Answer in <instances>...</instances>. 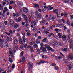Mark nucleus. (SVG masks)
<instances>
[{"label": "nucleus", "instance_id": "obj_23", "mask_svg": "<svg viewBox=\"0 0 73 73\" xmlns=\"http://www.w3.org/2000/svg\"><path fill=\"white\" fill-rule=\"evenodd\" d=\"M23 10L25 12H26V13H27V12H28V10L27 9L25 8L23 9Z\"/></svg>", "mask_w": 73, "mask_h": 73}, {"label": "nucleus", "instance_id": "obj_49", "mask_svg": "<svg viewBox=\"0 0 73 73\" xmlns=\"http://www.w3.org/2000/svg\"><path fill=\"white\" fill-rule=\"evenodd\" d=\"M45 46L46 48H49V46L48 45V44H46L45 45Z\"/></svg>", "mask_w": 73, "mask_h": 73}, {"label": "nucleus", "instance_id": "obj_57", "mask_svg": "<svg viewBox=\"0 0 73 73\" xmlns=\"http://www.w3.org/2000/svg\"><path fill=\"white\" fill-rule=\"evenodd\" d=\"M55 31L56 32H58L59 31V29H55Z\"/></svg>", "mask_w": 73, "mask_h": 73}, {"label": "nucleus", "instance_id": "obj_26", "mask_svg": "<svg viewBox=\"0 0 73 73\" xmlns=\"http://www.w3.org/2000/svg\"><path fill=\"white\" fill-rule=\"evenodd\" d=\"M18 42V41L17 40V39H15L14 40V43L15 44H17Z\"/></svg>", "mask_w": 73, "mask_h": 73}, {"label": "nucleus", "instance_id": "obj_36", "mask_svg": "<svg viewBox=\"0 0 73 73\" xmlns=\"http://www.w3.org/2000/svg\"><path fill=\"white\" fill-rule=\"evenodd\" d=\"M24 54V51H22L21 52V56L20 57H22L23 56V54Z\"/></svg>", "mask_w": 73, "mask_h": 73}, {"label": "nucleus", "instance_id": "obj_35", "mask_svg": "<svg viewBox=\"0 0 73 73\" xmlns=\"http://www.w3.org/2000/svg\"><path fill=\"white\" fill-rule=\"evenodd\" d=\"M53 12H54V13H56V12H58V10H54L53 11Z\"/></svg>", "mask_w": 73, "mask_h": 73}, {"label": "nucleus", "instance_id": "obj_55", "mask_svg": "<svg viewBox=\"0 0 73 73\" xmlns=\"http://www.w3.org/2000/svg\"><path fill=\"white\" fill-rule=\"evenodd\" d=\"M4 8V6H2L0 7V10H1Z\"/></svg>", "mask_w": 73, "mask_h": 73}, {"label": "nucleus", "instance_id": "obj_53", "mask_svg": "<svg viewBox=\"0 0 73 73\" xmlns=\"http://www.w3.org/2000/svg\"><path fill=\"white\" fill-rule=\"evenodd\" d=\"M7 23H8V21H5L4 22V23L5 25H7Z\"/></svg>", "mask_w": 73, "mask_h": 73}, {"label": "nucleus", "instance_id": "obj_41", "mask_svg": "<svg viewBox=\"0 0 73 73\" xmlns=\"http://www.w3.org/2000/svg\"><path fill=\"white\" fill-rule=\"evenodd\" d=\"M64 62L65 63H66V64H69L70 63L69 62H66V60H64Z\"/></svg>", "mask_w": 73, "mask_h": 73}, {"label": "nucleus", "instance_id": "obj_24", "mask_svg": "<svg viewBox=\"0 0 73 73\" xmlns=\"http://www.w3.org/2000/svg\"><path fill=\"white\" fill-rule=\"evenodd\" d=\"M37 47H38V46L37 44H35L33 45V47L34 48H37Z\"/></svg>", "mask_w": 73, "mask_h": 73}, {"label": "nucleus", "instance_id": "obj_15", "mask_svg": "<svg viewBox=\"0 0 73 73\" xmlns=\"http://www.w3.org/2000/svg\"><path fill=\"white\" fill-rule=\"evenodd\" d=\"M31 24L33 25L34 26H35L36 25V23L35 21H32L31 22Z\"/></svg>", "mask_w": 73, "mask_h": 73}, {"label": "nucleus", "instance_id": "obj_13", "mask_svg": "<svg viewBox=\"0 0 73 73\" xmlns=\"http://www.w3.org/2000/svg\"><path fill=\"white\" fill-rule=\"evenodd\" d=\"M50 34L48 35V37H51V35H52V36H53V37H56L55 35H54V34L53 33H50Z\"/></svg>", "mask_w": 73, "mask_h": 73}, {"label": "nucleus", "instance_id": "obj_16", "mask_svg": "<svg viewBox=\"0 0 73 73\" xmlns=\"http://www.w3.org/2000/svg\"><path fill=\"white\" fill-rule=\"evenodd\" d=\"M46 31H47V29H45V30H44L43 31L44 33H46V34L49 33V32Z\"/></svg>", "mask_w": 73, "mask_h": 73}, {"label": "nucleus", "instance_id": "obj_47", "mask_svg": "<svg viewBox=\"0 0 73 73\" xmlns=\"http://www.w3.org/2000/svg\"><path fill=\"white\" fill-rule=\"evenodd\" d=\"M30 13L31 14H34V13H35V12L33 11H30Z\"/></svg>", "mask_w": 73, "mask_h": 73}, {"label": "nucleus", "instance_id": "obj_64", "mask_svg": "<svg viewBox=\"0 0 73 73\" xmlns=\"http://www.w3.org/2000/svg\"><path fill=\"white\" fill-rule=\"evenodd\" d=\"M70 17H71V18L72 19H73V15H70Z\"/></svg>", "mask_w": 73, "mask_h": 73}, {"label": "nucleus", "instance_id": "obj_42", "mask_svg": "<svg viewBox=\"0 0 73 73\" xmlns=\"http://www.w3.org/2000/svg\"><path fill=\"white\" fill-rule=\"evenodd\" d=\"M36 30L37 29H36V28L35 27L33 28V31L34 32H35V31H36Z\"/></svg>", "mask_w": 73, "mask_h": 73}, {"label": "nucleus", "instance_id": "obj_5", "mask_svg": "<svg viewBox=\"0 0 73 73\" xmlns=\"http://www.w3.org/2000/svg\"><path fill=\"white\" fill-rule=\"evenodd\" d=\"M14 28L15 29H17V28H19V25L17 23H15L14 24Z\"/></svg>", "mask_w": 73, "mask_h": 73}, {"label": "nucleus", "instance_id": "obj_4", "mask_svg": "<svg viewBox=\"0 0 73 73\" xmlns=\"http://www.w3.org/2000/svg\"><path fill=\"white\" fill-rule=\"evenodd\" d=\"M34 7H35L36 9H37L39 8V5L38 4H34Z\"/></svg>", "mask_w": 73, "mask_h": 73}, {"label": "nucleus", "instance_id": "obj_39", "mask_svg": "<svg viewBox=\"0 0 73 73\" xmlns=\"http://www.w3.org/2000/svg\"><path fill=\"white\" fill-rule=\"evenodd\" d=\"M4 9H5V11H6L8 12V9L7 8V7H5L4 8Z\"/></svg>", "mask_w": 73, "mask_h": 73}, {"label": "nucleus", "instance_id": "obj_27", "mask_svg": "<svg viewBox=\"0 0 73 73\" xmlns=\"http://www.w3.org/2000/svg\"><path fill=\"white\" fill-rule=\"evenodd\" d=\"M4 44H3V43H2L0 44V47L1 48H3L4 47Z\"/></svg>", "mask_w": 73, "mask_h": 73}, {"label": "nucleus", "instance_id": "obj_40", "mask_svg": "<svg viewBox=\"0 0 73 73\" xmlns=\"http://www.w3.org/2000/svg\"><path fill=\"white\" fill-rule=\"evenodd\" d=\"M56 27V26H55V25H53L50 27V29H52L53 28H54V27Z\"/></svg>", "mask_w": 73, "mask_h": 73}, {"label": "nucleus", "instance_id": "obj_54", "mask_svg": "<svg viewBox=\"0 0 73 73\" xmlns=\"http://www.w3.org/2000/svg\"><path fill=\"white\" fill-rule=\"evenodd\" d=\"M48 50H52V48L49 46L48 48Z\"/></svg>", "mask_w": 73, "mask_h": 73}, {"label": "nucleus", "instance_id": "obj_31", "mask_svg": "<svg viewBox=\"0 0 73 73\" xmlns=\"http://www.w3.org/2000/svg\"><path fill=\"white\" fill-rule=\"evenodd\" d=\"M66 24L68 25H69L70 24V23L69 22V20L68 19L67 20Z\"/></svg>", "mask_w": 73, "mask_h": 73}, {"label": "nucleus", "instance_id": "obj_61", "mask_svg": "<svg viewBox=\"0 0 73 73\" xmlns=\"http://www.w3.org/2000/svg\"><path fill=\"white\" fill-rule=\"evenodd\" d=\"M9 32L10 33H11V34H12V33H13V32H12V30H10Z\"/></svg>", "mask_w": 73, "mask_h": 73}, {"label": "nucleus", "instance_id": "obj_34", "mask_svg": "<svg viewBox=\"0 0 73 73\" xmlns=\"http://www.w3.org/2000/svg\"><path fill=\"white\" fill-rule=\"evenodd\" d=\"M54 69H55V70H58V67L57 66H55V67H54Z\"/></svg>", "mask_w": 73, "mask_h": 73}, {"label": "nucleus", "instance_id": "obj_7", "mask_svg": "<svg viewBox=\"0 0 73 73\" xmlns=\"http://www.w3.org/2000/svg\"><path fill=\"white\" fill-rule=\"evenodd\" d=\"M28 64L30 67L31 68H32L33 66V64L31 62H28Z\"/></svg>", "mask_w": 73, "mask_h": 73}, {"label": "nucleus", "instance_id": "obj_9", "mask_svg": "<svg viewBox=\"0 0 73 73\" xmlns=\"http://www.w3.org/2000/svg\"><path fill=\"white\" fill-rule=\"evenodd\" d=\"M56 17L55 16H54L52 17H51L50 19V21H54V19H56Z\"/></svg>", "mask_w": 73, "mask_h": 73}, {"label": "nucleus", "instance_id": "obj_46", "mask_svg": "<svg viewBox=\"0 0 73 73\" xmlns=\"http://www.w3.org/2000/svg\"><path fill=\"white\" fill-rule=\"evenodd\" d=\"M31 35V34H30V33H29V31H28L27 33V36H30Z\"/></svg>", "mask_w": 73, "mask_h": 73}, {"label": "nucleus", "instance_id": "obj_3", "mask_svg": "<svg viewBox=\"0 0 73 73\" xmlns=\"http://www.w3.org/2000/svg\"><path fill=\"white\" fill-rule=\"evenodd\" d=\"M19 43L20 44H22V45H24V44H25V41H23V40L21 39H20Z\"/></svg>", "mask_w": 73, "mask_h": 73}, {"label": "nucleus", "instance_id": "obj_30", "mask_svg": "<svg viewBox=\"0 0 73 73\" xmlns=\"http://www.w3.org/2000/svg\"><path fill=\"white\" fill-rule=\"evenodd\" d=\"M55 57H56L57 58H58V59L59 60H61V58H62V57H61V56H60L59 57H57L56 56H55Z\"/></svg>", "mask_w": 73, "mask_h": 73}, {"label": "nucleus", "instance_id": "obj_2", "mask_svg": "<svg viewBox=\"0 0 73 73\" xmlns=\"http://www.w3.org/2000/svg\"><path fill=\"white\" fill-rule=\"evenodd\" d=\"M45 23H46V21H45V20H43L40 21V25H44V24H45Z\"/></svg>", "mask_w": 73, "mask_h": 73}, {"label": "nucleus", "instance_id": "obj_60", "mask_svg": "<svg viewBox=\"0 0 73 73\" xmlns=\"http://www.w3.org/2000/svg\"><path fill=\"white\" fill-rule=\"evenodd\" d=\"M44 48V47L42 46H41L40 48V50H42Z\"/></svg>", "mask_w": 73, "mask_h": 73}, {"label": "nucleus", "instance_id": "obj_56", "mask_svg": "<svg viewBox=\"0 0 73 73\" xmlns=\"http://www.w3.org/2000/svg\"><path fill=\"white\" fill-rule=\"evenodd\" d=\"M59 44L60 46H62V44L60 42H59Z\"/></svg>", "mask_w": 73, "mask_h": 73}, {"label": "nucleus", "instance_id": "obj_1", "mask_svg": "<svg viewBox=\"0 0 73 73\" xmlns=\"http://www.w3.org/2000/svg\"><path fill=\"white\" fill-rule=\"evenodd\" d=\"M22 16H23V17H24V20L26 22H27L28 21V19H27V16H26L24 14V13H22Z\"/></svg>", "mask_w": 73, "mask_h": 73}, {"label": "nucleus", "instance_id": "obj_48", "mask_svg": "<svg viewBox=\"0 0 73 73\" xmlns=\"http://www.w3.org/2000/svg\"><path fill=\"white\" fill-rule=\"evenodd\" d=\"M4 42V40H2L1 39H0V42Z\"/></svg>", "mask_w": 73, "mask_h": 73}, {"label": "nucleus", "instance_id": "obj_20", "mask_svg": "<svg viewBox=\"0 0 73 73\" xmlns=\"http://www.w3.org/2000/svg\"><path fill=\"white\" fill-rule=\"evenodd\" d=\"M9 61L11 62V63H12V62H13V60H12V58H11V57H9Z\"/></svg>", "mask_w": 73, "mask_h": 73}, {"label": "nucleus", "instance_id": "obj_8", "mask_svg": "<svg viewBox=\"0 0 73 73\" xmlns=\"http://www.w3.org/2000/svg\"><path fill=\"white\" fill-rule=\"evenodd\" d=\"M58 36H59V38H62V34L60 33H58Z\"/></svg>", "mask_w": 73, "mask_h": 73}, {"label": "nucleus", "instance_id": "obj_52", "mask_svg": "<svg viewBox=\"0 0 73 73\" xmlns=\"http://www.w3.org/2000/svg\"><path fill=\"white\" fill-rule=\"evenodd\" d=\"M54 44L56 45H58V42H54Z\"/></svg>", "mask_w": 73, "mask_h": 73}, {"label": "nucleus", "instance_id": "obj_10", "mask_svg": "<svg viewBox=\"0 0 73 73\" xmlns=\"http://www.w3.org/2000/svg\"><path fill=\"white\" fill-rule=\"evenodd\" d=\"M62 39L63 41H65V40H66V36L65 35H63L62 36Z\"/></svg>", "mask_w": 73, "mask_h": 73}, {"label": "nucleus", "instance_id": "obj_17", "mask_svg": "<svg viewBox=\"0 0 73 73\" xmlns=\"http://www.w3.org/2000/svg\"><path fill=\"white\" fill-rule=\"evenodd\" d=\"M22 38L23 41H26L27 40V38H25V36H23Z\"/></svg>", "mask_w": 73, "mask_h": 73}, {"label": "nucleus", "instance_id": "obj_62", "mask_svg": "<svg viewBox=\"0 0 73 73\" xmlns=\"http://www.w3.org/2000/svg\"><path fill=\"white\" fill-rule=\"evenodd\" d=\"M10 54H13V53H12V52L11 51H10L9 52Z\"/></svg>", "mask_w": 73, "mask_h": 73}, {"label": "nucleus", "instance_id": "obj_28", "mask_svg": "<svg viewBox=\"0 0 73 73\" xmlns=\"http://www.w3.org/2000/svg\"><path fill=\"white\" fill-rule=\"evenodd\" d=\"M69 58L70 59V60H73V56L72 55H70L69 56Z\"/></svg>", "mask_w": 73, "mask_h": 73}, {"label": "nucleus", "instance_id": "obj_59", "mask_svg": "<svg viewBox=\"0 0 73 73\" xmlns=\"http://www.w3.org/2000/svg\"><path fill=\"white\" fill-rule=\"evenodd\" d=\"M28 17H29V20H30L31 18V16L30 15H29L28 16Z\"/></svg>", "mask_w": 73, "mask_h": 73}, {"label": "nucleus", "instance_id": "obj_44", "mask_svg": "<svg viewBox=\"0 0 73 73\" xmlns=\"http://www.w3.org/2000/svg\"><path fill=\"white\" fill-rule=\"evenodd\" d=\"M64 1L65 3H68L69 1V0H66V1Z\"/></svg>", "mask_w": 73, "mask_h": 73}, {"label": "nucleus", "instance_id": "obj_12", "mask_svg": "<svg viewBox=\"0 0 73 73\" xmlns=\"http://www.w3.org/2000/svg\"><path fill=\"white\" fill-rule=\"evenodd\" d=\"M61 21H63V23H65V21L64 20V19H59L58 20V21L59 23H61Z\"/></svg>", "mask_w": 73, "mask_h": 73}, {"label": "nucleus", "instance_id": "obj_38", "mask_svg": "<svg viewBox=\"0 0 73 73\" xmlns=\"http://www.w3.org/2000/svg\"><path fill=\"white\" fill-rule=\"evenodd\" d=\"M21 18L20 17H19L18 19V22H20V21H21Z\"/></svg>", "mask_w": 73, "mask_h": 73}, {"label": "nucleus", "instance_id": "obj_32", "mask_svg": "<svg viewBox=\"0 0 73 73\" xmlns=\"http://www.w3.org/2000/svg\"><path fill=\"white\" fill-rule=\"evenodd\" d=\"M43 52H46V48H43V49L42 50Z\"/></svg>", "mask_w": 73, "mask_h": 73}, {"label": "nucleus", "instance_id": "obj_51", "mask_svg": "<svg viewBox=\"0 0 73 73\" xmlns=\"http://www.w3.org/2000/svg\"><path fill=\"white\" fill-rule=\"evenodd\" d=\"M8 1V0L6 1H5V3L7 5H8V4H9V2Z\"/></svg>", "mask_w": 73, "mask_h": 73}, {"label": "nucleus", "instance_id": "obj_45", "mask_svg": "<svg viewBox=\"0 0 73 73\" xmlns=\"http://www.w3.org/2000/svg\"><path fill=\"white\" fill-rule=\"evenodd\" d=\"M21 29L20 28H19L17 30V32H20Z\"/></svg>", "mask_w": 73, "mask_h": 73}, {"label": "nucleus", "instance_id": "obj_18", "mask_svg": "<svg viewBox=\"0 0 73 73\" xmlns=\"http://www.w3.org/2000/svg\"><path fill=\"white\" fill-rule=\"evenodd\" d=\"M14 23V21H10L9 24L10 25H12Z\"/></svg>", "mask_w": 73, "mask_h": 73}, {"label": "nucleus", "instance_id": "obj_29", "mask_svg": "<svg viewBox=\"0 0 73 73\" xmlns=\"http://www.w3.org/2000/svg\"><path fill=\"white\" fill-rule=\"evenodd\" d=\"M30 51L31 52H34V51L33 50V47H31Z\"/></svg>", "mask_w": 73, "mask_h": 73}, {"label": "nucleus", "instance_id": "obj_43", "mask_svg": "<svg viewBox=\"0 0 73 73\" xmlns=\"http://www.w3.org/2000/svg\"><path fill=\"white\" fill-rule=\"evenodd\" d=\"M64 13L65 17H66V16H67V15H68V13H66V12H65Z\"/></svg>", "mask_w": 73, "mask_h": 73}, {"label": "nucleus", "instance_id": "obj_63", "mask_svg": "<svg viewBox=\"0 0 73 73\" xmlns=\"http://www.w3.org/2000/svg\"><path fill=\"white\" fill-rule=\"evenodd\" d=\"M52 66H56V64L55 63H52Z\"/></svg>", "mask_w": 73, "mask_h": 73}, {"label": "nucleus", "instance_id": "obj_25", "mask_svg": "<svg viewBox=\"0 0 73 73\" xmlns=\"http://www.w3.org/2000/svg\"><path fill=\"white\" fill-rule=\"evenodd\" d=\"M48 41V40L46 38H44V39H43V41L44 42H46Z\"/></svg>", "mask_w": 73, "mask_h": 73}, {"label": "nucleus", "instance_id": "obj_33", "mask_svg": "<svg viewBox=\"0 0 73 73\" xmlns=\"http://www.w3.org/2000/svg\"><path fill=\"white\" fill-rule=\"evenodd\" d=\"M62 24H57L56 25V27H57V28H58V27H59L60 26H61Z\"/></svg>", "mask_w": 73, "mask_h": 73}, {"label": "nucleus", "instance_id": "obj_14", "mask_svg": "<svg viewBox=\"0 0 73 73\" xmlns=\"http://www.w3.org/2000/svg\"><path fill=\"white\" fill-rule=\"evenodd\" d=\"M47 8L48 10H52V9H53V7H51V6H48Z\"/></svg>", "mask_w": 73, "mask_h": 73}, {"label": "nucleus", "instance_id": "obj_6", "mask_svg": "<svg viewBox=\"0 0 73 73\" xmlns=\"http://www.w3.org/2000/svg\"><path fill=\"white\" fill-rule=\"evenodd\" d=\"M4 46L5 48H7L8 47V43L6 42L4 44Z\"/></svg>", "mask_w": 73, "mask_h": 73}, {"label": "nucleus", "instance_id": "obj_11", "mask_svg": "<svg viewBox=\"0 0 73 73\" xmlns=\"http://www.w3.org/2000/svg\"><path fill=\"white\" fill-rule=\"evenodd\" d=\"M42 15L41 14H38L37 16V18L38 19H40L42 17Z\"/></svg>", "mask_w": 73, "mask_h": 73}, {"label": "nucleus", "instance_id": "obj_19", "mask_svg": "<svg viewBox=\"0 0 73 73\" xmlns=\"http://www.w3.org/2000/svg\"><path fill=\"white\" fill-rule=\"evenodd\" d=\"M68 48H66L64 49H62V51H64V52H67Z\"/></svg>", "mask_w": 73, "mask_h": 73}, {"label": "nucleus", "instance_id": "obj_21", "mask_svg": "<svg viewBox=\"0 0 73 73\" xmlns=\"http://www.w3.org/2000/svg\"><path fill=\"white\" fill-rule=\"evenodd\" d=\"M7 40L9 41H11L12 40V38L10 37H8V38H7Z\"/></svg>", "mask_w": 73, "mask_h": 73}, {"label": "nucleus", "instance_id": "obj_58", "mask_svg": "<svg viewBox=\"0 0 73 73\" xmlns=\"http://www.w3.org/2000/svg\"><path fill=\"white\" fill-rule=\"evenodd\" d=\"M38 39H39V40H41V37L40 36H38Z\"/></svg>", "mask_w": 73, "mask_h": 73}, {"label": "nucleus", "instance_id": "obj_50", "mask_svg": "<svg viewBox=\"0 0 73 73\" xmlns=\"http://www.w3.org/2000/svg\"><path fill=\"white\" fill-rule=\"evenodd\" d=\"M25 60V57L24 56L23 58H22V62H23L24 61V60Z\"/></svg>", "mask_w": 73, "mask_h": 73}, {"label": "nucleus", "instance_id": "obj_37", "mask_svg": "<svg viewBox=\"0 0 73 73\" xmlns=\"http://www.w3.org/2000/svg\"><path fill=\"white\" fill-rule=\"evenodd\" d=\"M10 4H15V2L13 1H10Z\"/></svg>", "mask_w": 73, "mask_h": 73}, {"label": "nucleus", "instance_id": "obj_22", "mask_svg": "<svg viewBox=\"0 0 73 73\" xmlns=\"http://www.w3.org/2000/svg\"><path fill=\"white\" fill-rule=\"evenodd\" d=\"M42 57L43 58H45V59L47 58V56L46 55H42Z\"/></svg>", "mask_w": 73, "mask_h": 73}]
</instances>
